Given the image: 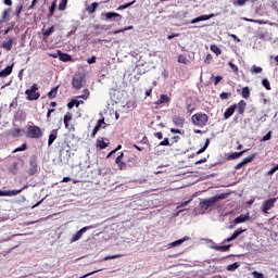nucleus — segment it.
<instances>
[{
    "label": "nucleus",
    "mask_w": 278,
    "mask_h": 278,
    "mask_svg": "<svg viewBox=\"0 0 278 278\" xmlns=\"http://www.w3.org/2000/svg\"><path fill=\"white\" fill-rule=\"evenodd\" d=\"M227 197H229V193H220L212 198L202 200L200 202V207L203 211L202 214H205V212H211L212 207H214L216 203H218L219 201H225Z\"/></svg>",
    "instance_id": "obj_1"
},
{
    "label": "nucleus",
    "mask_w": 278,
    "mask_h": 278,
    "mask_svg": "<svg viewBox=\"0 0 278 278\" xmlns=\"http://www.w3.org/2000/svg\"><path fill=\"white\" fill-rule=\"evenodd\" d=\"M72 86L75 90H81L86 86V74L84 72H76L72 78Z\"/></svg>",
    "instance_id": "obj_2"
},
{
    "label": "nucleus",
    "mask_w": 278,
    "mask_h": 278,
    "mask_svg": "<svg viewBox=\"0 0 278 278\" xmlns=\"http://www.w3.org/2000/svg\"><path fill=\"white\" fill-rule=\"evenodd\" d=\"M207 121H210V117L205 113H195L191 116V122L198 127H205Z\"/></svg>",
    "instance_id": "obj_3"
},
{
    "label": "nucleus",
    "mask_w": 278,
    "mask_h": 278,
    "mask_svg": "<svg viewBox=\"0 0 278 278\" xmlns=\"http://www.w3.org/2000/svg\"><path fill=\"white\" fill-rule=\"evenodd\" d=\"M101 18L104 20L106 23H118L122 21L123 15L118 14L114 11L106 12V13H101Z\"/></svg>",
    "instance_id": "obj_4"
},
{
    "label": "nucleus",
    "mask_w": 278,
    "mask_h": 278,
    "mask_svg": "<svg viewBox=\"0 0 278 278\" xmlns=\"http://www.w3.org/2000/svg\"><path fill=\"white\" fill-rule=\"evenodd\" d=\"M27 138H33L35 140H38L42 138V129L36 125L27 126Z\"/></svg>",
    "instance_id": "obj_5"
},
{
    "label": "nucleus",
    "mask_w": 278,
    "mask_h": 278,
    "mask_svg": "<svg viewBox=\"0 0 278 278\" xmlns=\"http://www.w3.org/2000/svg\"><path fill=\"white\" fill-rule=\"evenodd\" d=\"M38 85L34 84L29 89L25 91V94L27 96L26 99L28 101H38L40 99V92H37Z\"/></svg>",
    "instance_id": "obj_6"
},
{
    "label": "nucleus",
    "mask_w": 278,
    "mask_h": 278,
    "mask_svg": "<svg viewBox=\"0 0 278 278\" xmlns=\"http://www.w3.org/2000/svg\"><path fill=\"white\" fill-rule=\"evenodd\" d=\"M67 157H71V147L68 143L64 142L59 151V160L60 162H66V160H68Z\"/></svg>",
    "instance_id": "obj_7"
},
{
    "label": "nucleus",
    "mask_w": 278,
    "mask_h": 278,
    "mask_svg": "<svg viewBox=\"0 0 278 278\" xmlns=\"http://www.w3.org/2000/svg\"><path fill=\"white\" fill-rule=\"evenodd\" d=\"M37 173H38V155L33 154L29 157L28 175H29V177H33V175H36Z\"/></svg>",
    "instance_id": "obj_8"
},
{
    "label": "nucleus",
    "mask_w": 278,
    "mask_h": 278,
    "mask_svg": "<svg viewBox=\"0 0 278 278\" xmlns=\"http://www.w3.org/2000/svg\"><path fill=\"white\" fill-rule=\"evenodd\" d=\"M277 199L278 198H270V199L266 200L262 205V212L264 214H268V211L273 210V207H275V203H277Z\"/></svg>",
    "instance_id": "obj_9"
},
{
    "label": "nucleus",
    "mask_w": 278,
    "mask_h": 278,
    "mask_svg": "<svg viewBox=\"0 0 278 278\" xmlns=\"http://www.w3.org/2000/svg\"><path fill=\"white\" fill-rule=\"evenodd\" d=\"M51 58H59L61 62H73V56L66 52H61L60 50H56V53L50 54Z\"/></svg>",
    "instance_id": "obj_10"
},
{
    "label": "nucleus",
    "mask_w": 278,
    "mask_h": 278,
    "mask_svg": "<svg viewBox=\"0 0 278 278\" xmlns=\"http://www.w3.org/2000/svg\"><path fill=\"white\" fill-rule=\"evenodd\" d=\"M88 229H94L92 226H85L80 230H78L76 233L72 236L71 242H77V240H81V236L88 231Z\"/></svg>",
    "instance_id": "obj_11"
},
{
    "label": "nucleus",
    "mask_w": 278,
    "mask_h": 278,
    "mask_svg": "<svg viewBox=\"0 0 278 278\" xmlns=\"http://www.w3.org/2000/svg\"><path fill=\"white\" fill-rule=\"evenodd\" d=\"M244 231H247V229L239 228V229L235 230L230 237H228L227 239H225L223 241V244H227V242H233V240H237V238L242 236V233H244Z\"/></svg>",
    "instance_id": "obj_12"
},
{
    "label": "nucleus",
    "mask_w": 278,
    "mask_h": 278,
    "mask_svg": "<svg viewBox=\"0 0 278 278\" xmlns=\"http://www.w3.org/2000/svg\"><path fill=\"white\" fill-rule=\"evenodd\" d=\"M123 157H125V153L121 152V154L115 159V164H117V168L119 170H127V162H123Z\"/></svg>",
    "instance_id": "obj_13"
},
{
    "label": "nucleus",
    "mask_w": 278,
    "mask_h": 278,
    "mask_svg": "<svg viewBox=\"0 0 278 278\" xmlns=\"http://www.w3.org/2000/svg\"><path fill=\"white\" fill-rule=\"evenodd\" d=\"M172 123L175 125V127H184V125L186 124V118L178 115H174L172 117Z\"/></svg>",
    "instance_id": "obj_14"
},
{
    "label": "nucleus",
    "mask_w": 278,
    "mask_h": 278,
    "mask_svg": "<svg viewBox=\"0 0 278 278\" xmlns=\"http://www.w3.org/2000/svg\"><path fill=\"white\" fill-rule=\"evenodd\" d=\"M237 108H238V104H232L231 106L226 109V111L224 113L225 121H227V119L231 118V116H233V113L236 112Z\"/></svg>",
    "instance_id": "obj_15"
},
{
    "label": "nucleus",
    "mask_w": 278,
    "mask_h": 278,
    "mask_svg": "<svg viewBox=\"0 0 278 278\" xmlns=\"http://www.w3.org/2000/svg\"><path fill=\"white\" fill-rule=\"evenodd\" d=\"M105 125V118H100L98 119L92 132H91V138H94L97 136V134H99V129H101V126Z\"/></svg>",
    "instance_id": "obj_16"
},
{
    "label": "nucleus",
    "mask_w": 278,
    "mask_h": 278,
    "mask_svg": "<svg viewBox=\"0 0 278 278\" xmlns=\"http://www.w3.org/2000/svg\"><path fill=\"white\" fill-rule=\"evenodd\" d=\"M211 249H214V251H220V253H227V251H229V249H231V244L228 245H218L216 243H213L211 245Z\"/></svg>",
    "instance_id": "obj_17"
},
{
    "label": "nucleus",
    "mask_w": 278,
    "mask_h": 278,
    "mask_svg": "<svg viewBox=\"0 0 278 278\" xmlns=\"http://www.w3.org/2000/svg\"><path fill=\"white\" fill-rule=\"evenodd\" d=\"M10 14H12V8H9L2 12L0 23H8V21H10Z\"/></svg>",
    "instance_id": "obj_18"
},
{
    "label": "nucleus",
    "mask_w": 278,
    "mask_h": 278,
    "mask_svg": "<svg viewBox=\"0 0 278 278\" xmlns=\"http://www.w3.org/2000/svg\"><path fill=\"white\" fill-rule=\"evenodd\" d=\"M1 47L7 51H12V47H14V38L10 37L8 41H3Z\"/></svg>",
    "instance_id": "obj_19"
},
{
    "label": "nucleus",
    "mask_w": 278,
    "mask_h": 278,
    "mask_svg": "<svg viewBox=\"0 0 278 278\" xmlns=\"http://www.w3.org/2000/svg\"><path fill=\"white\" fill-rule=\"evenodd\" d=\"M247 110V101L241 100L238 104H237V112L240 116H242L244 114V111Z\"/></svg>",
    "instance_id": "obj_20"
},
{
    "label": "nucleus",
    "mask_w": 278,
    "mask_h": 278,
    "mask_svg": "<svg viewBox=\"0 0 278 278\" xmlns=\"http://www.w3.org/2000/svg\"><path fill=\"white\" fill-rule=\"evenodd\" d=\"M137 160L135 154H128L126 156V164L131 168V166H136Z\"/></svg>",
    "instance_id": "obj_21"
},
{
    "label": "nucleus",
    "mask_w": 278,
    "mask_h": 278,
    "mask_svg": "<svg viewBox=\"0 0 278 278\" xmlns=\"http://www.w3.org/2000/svg\"><path fill=\"white\" fill-rule=\"evenodd\" d=\"M56 138H58V129H53L51 131V134L49 135L48 147H51V144H53V142H55Z\"/></svg>",
    "instance_id": "obj_22"
},
{
    "label": "nucleus",
    "mask_w": 278,
    "mask_h": 278,
    "mask_svg": "<svg viewBox=\"0 0 278 278\" xmlns=\"http://www.w3.org/2000/svg\"><path fill=\"white\" fill-rule=\"evenodd\" d=\"M170 101V98L166 94H161L160 99L155 102V105H164V103H168Z\"/></svg>",
    "instance_id": "obj_23"
},
{
    "label": "nucleus",
    "mask_w": 278,
    "mask_h": 278,
    "mask_svg": "<svg viewBox=\"0 0 278 278\" xmlns=\"http://www.w3.org/2000/svg\"><path fill=\"white\" fill-rule=\"evenodd\" d=\"M249 220V215L241 214L235 218V224L240 225L241 223H247Z\"/></svg>",
    "instance_id": "obj_24"
},
{
    "label": "nucleus",
    "mask_w": 278,
    "mask_h": 278,
    "mask_svg": "<svg viewBox=\"0 0 278 278\" xmlns=\"http://www.w3.org/2000/svg\"><path fill=\"white\" fill-rule=\"evenodd\" d=\"M249 150H242L241 152H233L232 154L228 155V160H238V157H242L244 153Z\"/></svg>",
    "instance_id": "obj_25"
},
{
    "label": "nucleus",
    "mask_w": 278,
    "mask_h": 278,
    "mask_svg": "<svg viewBox=\"0 0 278 278\" xmlns=\"http://www.w3.org/2000/svg\"><path fill=\"white\" fill-rule=\"evenodd\" d=\"M55 10H58V0H54L49 8V18L55 14Z\"/></svg>",
    "instance_id": "obj_26"
},
{
    "label": "nucleus",
    "mask_w": 278,
    "mask_h": 278,
    "mask_svg": "<svg viewBox=\"0 0 278 278\" xmlns=\"http://www.w3.org/2000/svg\"><path fill=\"white\" fill-rule=\"evenodd\" d=\"M197 110V104L192 102V100H187V112L188 114H192Z\"/></svg>",
    "instance_id": "obj_27"
},
{
    "label": "nucleus",
    "mask_w": 278,
    "mask_h": 278,
    "mask_svg": "<svg viewBox=\"0 0 278 278\" xmlns=\"http://www.w3.org/2000/svg\"><path fill=\"white\" fill-rule=\"evenodd\" d=\"M187 240H190V237H184L182 239H178L169 243V247H179V244H184V242H187Z\"/></svg>",
    "instance_id": "obj_28"
},
{
    "label": "nucleus",
    "mask_w": 278,
    "mask_h": 278,
    "mask_svg": "<svg viewBox=\"0 0 278 278\" xmlns=\"http://www.w3.org/2000/svg\"><path fill=\"white\" fill-rule=\"evenodd\" d=\"M16 194H21L20 189L4 190V197H16Z\"/></svg>",
    "instance_id": "obj_29"
},
{
    "label": "nucleus",
    "mask_w": 278,
    "mask_h": 278,
    "mask_svg": "<svg viewBox=\"0 0 278 278\" xmlns=\"http://www.w3.org/2000/svg\"><path fill=\"white\" fill-rule=\"evenodd\" d=\"M97 8H99V3L92 2L91 5L87 7V12L89 14H94L97 12Z\"/></svg>",
    "instance_id": "obj_30"
},
{
    "label": "nucleus",
    "mask_w": 278,
    "mask_h": 278,
    "mask_svg": "<svg viewBox=\"0 0 278 278\" xmlns=\"http://www.w3.org/2000/svg\"><path fill=\"white\" fill-rule=\"evenodd\" d=\"M60 86L53 87L49 92H48V98L49 99H55L58 97V90Z\"/></svg>",
    "instance_id": "obj_31"
},
{
    "label": "nucleus",
    "mask_w": 278,
    "mask_h": 278,
    "mask_svg": "<svg viewBox=\"0 0 278 278\" xmlns=\"http://www.w3.org/2000/svg\"><path fill=\"white\" fill-rule=\"evenodd\" d=\"M9 173H12V175H16L18 173V163H13L9 166Z\"/></svg>",
    "instance_id": "obj_32"
},
{
    "label": "nucleus",
    "mask_w": 278,
    "mask_h": 278,
    "mask_svg": "<svg viewBox=\"0 0 278 278\" xmlns=\"http://www.w3.org/2000/svg\"><path fill=\"white\" fill-rule=\"evenodd\" d=\"M240 268V263L236 262L226 267V270L233 273V270H238Z\"/></svg>",
    "instance_id": "obj_33"
},
{
    "label": "nucleus",
    "mask_w": 278,
    "mask_h": 278,
    "mask_svg": "<svg viewBox=\"0 0 278 278\" xmlns=\"http://www.w3.org/2000/svg\"><path fill=\"white\" fill-rule=\"evenodd\" d=\"M23 129L22 128H15L12 130L11 136H13V138H21V136H23Z\"/></svg>",
    "instance_id": "obj_34"
},
{
    "label": "nucleus",
    "mask_w": 278,
    "mask_h": 278,
    "mask_svg": "<svg viewBox=\"0 0 278 278\" xmlns=\"http://www.w3.org/2000/svg\"><path fill=\"white\" fill-rule=\"evenodd\" d=\"M241 97L243 99H249V97H251V90L249 89V87H243L242 88Z\"/></svg>",
    "instance_id": "obj_35"
},
{
    "label": "nucleus",
    "mask_w": 278,
    "mask_h": 278,
    "mask_svg": "<svg viewBox=\"0 0 278 278\" xmlns=\"http://www.w3.org/2000/svg\"><path fill=\"white\" fill-rule=\"evenodd\" d=\"M66 5H68V0H61L59 3V11L64 12V10H66Z\"/></svg>",
    "instance_id": "obj_36"
},
{
    "label": "nucleus",
    "mask_w": 278,
    "mask_h": 278,
    "mask_svg": "<svg viewBox=\"0 0 278 278\" xmlns=\"http://www.w3.org/2000/svg\"><path fill=\"white\" fill-rule=\"evenodd\" d=\"M211 51L213 53H215V55H220V53H223L220 48L218 46H216V45H211Z\"/></svg>",
    "instance_id": "obj_37"
},
{
    "label": "nucleus",
    "mask_w": 278,
    "mask_h": 278,
    "mask_svg": "<svg viewBox=\"0 0 278 278\" xmlns=\"http://www.w3.org/2000/svg\"><path fill=\"white\" fill-rule=\"evenodd\" d=\"M134 3H136V0H132L131 2L122 4V5H119V7L117 8V11L127 10V8H131V5H134Z\"/></svg>",
    "instance_id": "obj_38"
},
{
    "label": "nucleus",
    "mask_w": 278,
    "mask_h": 278,
    "mask_svg": "<svg viewBox=\"0 0 278 278\" xmlns=\"http://www.w3.org/2000/svg\"><path fill=\"white\" fill-rule=\"evenodd\" d=\"M255 153L243 159V161H241L243 163L244 166H247V164H251V162H253V160H255Z\"/></svg>",
    "instance_id": "obj_39"
},
{
    "label": "nucleus",
    "mask_w": 278,
    "mask_h": 278,
    "mask_svg": "<svg viewBox=\"0 0 278 278\" xmlns=\"http://www.w3.org/2000/svg\"><path fill=\"white\" fill-rule=\"evenodd\" d=\"M53 31H55V27L54 26H51V27H48L45 31H43V36L46 38H49V36H51L53 34Z\"/></svg>",
    "instance_id": "obj_40"
},
{
    "label": "nucleus",
    "mask_w": 278,
    "mask_h": 278,
    "mask_svg": "<svg viewBox=\"0 0 278 278\" xmlns=\"http://www.w3.org/2000/svg\"><path fill=\"white\" fill-rule=\"evenodd\" d=\"M77 29H79V21H75L72 25V31H70V36H73L77 31Z\"/></svg>",
    "instance_id": "obj_41"
},
{
    "label": "nucleus",
    "mask_w": 278,
    "mask_h": 278,
    "mask_svg": "<svg viewBox=\"0 0 278 278\" xmlns=\"http://www.w3.org/2000/svg\"><path fill=\"white\" fill-rule=\"evenodd\" d=\"M23 8H24L23 2H20V3L16 5L15 16H16L17 18H18V16H21V12H23Z\"/></svg>",
    "instance_id": "obj_42"
},
{
    "label": "nucleus",
    "mask_w": 278,
    "mask_h": 278,
    "mask_svg": "<svg viewBox=\"0 0 278 278\" xmlns=\"http://www.w3.org/2000/svg\"><path fill=\"white\" fill-rule=\"evenodd\" d=\"M270 138H273V131L269 130L266 135H264L261 139V142H268V140H270Z\"/></svg>",
    "instance_id": "obj_43"
},
{
    "label": "nucleus",
    "mask_w": 278,
    "mask_h": 278,
    "mask_svg": "<svg viewBox=\"0 0 278 278\" xmlns=\"http://www.w3.org/2000/svg\"><path fill=\"white\" fill-rule=\"evenodd\" d=\"M178 62H179L180 64H189V63H190V60H188V58H186V55L180 54V55L178 56Z\"/></svg>",
    "instance_id": "obj_44"
},
{
    "label": "nucleus",
    "mask_w": 278,
    "mask_h": 278,
    "mask_svg": "<svg viewBox=\"0 0 278 278\" xmlns=\"http://www.w3.org/2000/svg\"><path fill=\"white\" fill-rule=\"evenodd\" d=\"M262 86L265 88V90H271L270 81H268V78H264L262 80Z\"/></svg>",
    "instance_id": "obj_45"
},
{
    "label": "nucleus",
    "mask_w": 278,
    "mask_h": 278,
    "mask_svg": "<svg viewBox=\"0 0 278 278\" xmlns=\"http://www.w3.org/2000/svg\"><path fill=\"white\" fill-rule=\"evenodd\" d=\"M93 28L108 31V29H110V26L103 25V24H96V25L93 26Z\"/></svg>",
    "instance_id": "obj_46"
},
{
    "label": "nucleus",
    "mask_w": 278,
    "mask_h": 278,
    "mask_svg": "<svg viewBox=\"0 0 278 278\" xmlns=\"http://www.w3.org/2000/svg\"><path fill=\"white\" fill-rule=\"evenodd\" d=\"M200 23L203 21H210V18H214V13H211L208 15H200Z\"/></svg>",
    "instance_id": "obj_47"
},
{
    "label": "nucleus",
    "mask_w": 278,
    "mask_h": 278,
    "mask_svg": "<svg viewBox=\"0 0 278 278\" xmlns=\"http://www.w3.org/2000/svg\"><path fill=\"white\" fill-rule=\"evenodd\" d=\"M21 151H27V143H23L21 147L13 150V153H18Z\"/></svg>",
    "instance_id": "obj_48"
},
{
    "label": "nucleus",
    "mask_w": 278,
    "mask_h": 278,
    "mask_svg": "<svg viewBox=\"0 0 278 278\" xmlns=\"http://www.w3.org/2000/svg\"><path fill=\"white\" fill-rule=\"evenodd\" d=\"M146 72H139L137 73L134 77L130 78V81H134V84H136L137 81L140 80V75H144Z\"/></svg>",
    "instance_id": "obj_49"
},
{
    "label": "nucleus",
    "mask_w": 278,
    "mask_h": 278,
    "mask_svg": "<svg viewBox=\"0 0 278 278\" xmlns=\"http://www.w3.org/2000/svg\"><path fill=\"white\" fill-rule=\"evenodd\" d=\"M16 116L18 121H25L27 118V114L23 111H18Z\"/></svg>",
    "instance_id": "obj_50"
},
{
    "label": "nucleus",
    "mask_w": 278,
    "mask_h": 278,
    "mask_svg": "<svg viewBox=\"0 0 278 278\" xmlns=\"http://www.w3.org/2000/svg\"><path fill=\"white\" fill-rule=\"evenodd\" d=\"M12 75V71H0V77L5 79V77H10Z\"/></svg>",
    "instance_id": "obj_51"
},
{
    "label": "nucleus",
    "mask_w": 278,
    "mask_h": 278,
    "mask_svg": "<svg viewBox=\"0 0 278 278\" xmlns=\"http://www.w3.org/2000/svg\"><path fill=\"white\" fill-rule=\"evenodd\" d=\"M108 142L103 141V140H99L97 147H99V149L103 150V149H108Z\"/></svg>",
    "instance_id": "obj_52"
},
{
    "label": "nucleus",
    "mask_w": 278,
    "mask_h": 278,
    "mask_svg": "<svg viewBox=\"0 0 278 278\" xmlns=\"http://www.w3.org/2000/svg\"><path fill=\"white\" fill-rule=\"evenodd\" d=\"M14 29V23H11L7 29L3 30V36H8V34H10V31H12Z\"/></svg>",
    "instance_id": "obj_53"
},
{
    "label": "nucleus",
    "mask_w": 278,
    "mask_h": 278,
    "mask_svg": "<svg viewBox=\"0 0 278 278\" xmlns=\"http://www.w3.org/2000/svg\"><path fill=\"white\" fill-rule=\"evenodd\" d=\"M72 119H73V114H71V113L65 114L63 117L64 125H66V123H68Z\"/></svg>",
    "instance_id": "obj_54"
},
{
    "label": "nucleus",
    "mask_w": 278,
    "mask_h": 278,
    "mask_svg": "<svg viewBox=\"0 0 278 278\" xmlns=\"http://www.w3.org/2000/svg\"><path fill=\"white\" fill-rule=\"evenodd\" d=\"M159 147H170V141L168 138H164V140L159 143Z\"/></svg>",
    "instance_id": "obj_55"
},
{
    "label": "nucleus",
    "mask_w": 278,
    "mask_h": 278,
    "mask_svg": "<svg viewBox=\"0 0 278 278\" xmlns=\"http://www.w3.org/2000/svg\"><path fill=\"white\" fill-rule=\"evenodd\" d=\"M229 97H231V93H229V92H222L219 94V99H222V100L229 99Z\"/></svg>",
    "instance_id": "obj_56"
},
{
    "label": "nucleus",
    "mask_w": 278,
    "mask_h": 278,
    "mask_svg": "<svg viewBox=\"0 0 278 278\" xmlns=\"http://www.w3.org/2000/svg\"><path fill=\"white\" fill-rule=\"evenodd\" d=\"M252 275H253L254 278H264V274H262V273H260L257 270H254L252 273Z\"/></svg>",
    "instance_id": "obj_57"
},
{
    "label": "nucleus",
    "mask_w": 278,
    "mask_h": 278,
    "mask_svg": "<svg viewBox=\"0 0 278 278\" xmlns=\"http://www.w3.org/2000/svg\"><path fill=\"white\" fill-rule=\"evenodd\" d=\"M170 134H185V131L179 128H170Z\"/></svg>",
    "instance_id": "obj_58"
},
{
    "label": "nucleus",
    "mask_w": 278,
    "mask_h": 278,
    "mask_svg": "<svg viewBox=\"0 0 278 278\" xmlns=\"http://www.w3.org/2000/svg\"><path fill=\"white\" fill-rule=\"evenodd\" d=\"M247 1H249V0H237L235 2V5H240V7L245 5Z\"/></svg>",
    "instance_id": "obj_59"
},
{
    "label": "nucleus",
    "mask_w": 278,
    "mask_h": 278,
    "mask_svg": "<svg viewBox=\"0 0 278 278\" xmlns=\"http://www.w3.org/2000/svg\"><path fill=\"white\" fill-rule=\"evenodd\" d=\"M220 81H223V76H216L215 80H214V85L218 86V84H220Z\"/></svg>",
    "instance_id": "obj_60"
},
{
    "label": "nucleus",
    "mask_w": 278,
    "mask_h": 278,
    "mask_svg": "<svg viewBox=\"0 0 278 278\" xmlns=\"http://www.w3.org/2000/svg\"><path fill=\"white\" fill-rule=\"evenodd\" d=\"M74 105H75V99H72V100L67 103L68 110H73Z\"/></svg>",
    "instance_id": "obj_61"
},
{
    "label": "nucleus",
    "mask_w": 278,
    "mask_h": 278,
    "mask_svg": "<svg viewBox=\"0 0 278 278\" xmlns=\"http://www.w3.org/2000/svg\"><path fill=\"white\" fill-rule=\"evenodd\" d=\"M89 64H94L97 62V56H91L87 60Z\"/></svg>",
    "instance_id": "obj_62"
},
{
    "label": "nucleus",
    "mask_w": 278,
    "mask_h": 278,
    "mask_svg": "<svg viewBox=\"0 0 278 278\" xmlns=\"http://www.w3.org/2000/svg\"><path fill=\"white\" fill-rule=\"evenodd\" d=\"M277 168L274 166L271 167L268 172H267V175H275V173H277Z\"/></svg>",
    "instance_id": "obj_63"
},
{
    "label": "nucleus",
    "mask_w": 278,
    "mask_h": 278,
    "mask_svg": "<svg viewBox=\"0 0 278 278\" xmlns=\"http://www.w3.org/2000/svg\"><path fill=\"white\" fill-rule=\"evenodd\" d=\"M242 166H244V163L241 161L240 163L235 165V170H240V168H242Z\"/></svg>",
    "instance_id": "obj_64"
}]
</instances>
